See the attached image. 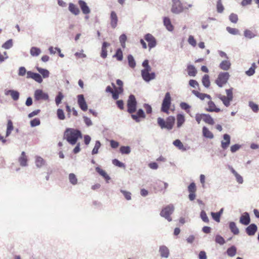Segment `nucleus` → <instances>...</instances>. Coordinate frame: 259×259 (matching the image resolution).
Returning <instances> with one entry per match:
<instances>
[{
	"mask_svg": "<svg viewBox=\"0 0 259 259\" xmlns=\"http://www.w3.org/2000/svg\"><path fill=\"white\" fill-rule=\"evenodd\" d=\"M159 251L161 257H165V258H167L168 257L169 254V249L165 246H160Z\"/></svg>",
	"mask_w": 259,
	"mask_h": 259,
	"instance_id": "obj_25",
	"label": "nucleus"
},
{
	"mask_svg": "<svg viewBox=\"0 0 259 259\" xmlns=\"http://www.w3.org/2000/svg\"><path fill=\"white\" fill-rule=\"evenodd\" d=\"M57 116L60 120H64L65 119V115L64 111L61 109H58L57 110Z\"/></svg>",
	"mask_w": 259,
	"mask_h": 259,
	"instance_id": "obj_55",
	"label": "nucleus"
},
{
	"mask_svg": "<svg viewBox=\"0 0 259 259\" xmlns=\"http://www.w3.org/2000/svg\"><path fill=\"white\" fill-rule=\"evenodd\" d=\"M141 76L143 79L146 82H149L150 80L154 79L155 78V74L154 72L151 73H145L142 72Z\"/></svg>",
	"mask_w": 259,
	"mask_h": 259,
	"instance_id": "obj_20",
	"label": "nucleus"
},
{
	"mask_svg": "<svg viewBox=\"0 0 259 259\" xmlns=\"http://www.w3.org/2000/svg\"><path fill=\"white\" fill-rule=\"evenodd\" d=\"M127 60L130 67L132 68H134L136 65V61L134 59V57L132 56V54L128 55Z\"/></svg>",
	"mask_w": 259,
	"mask_h": 259,
	"instance_id": "obj_38",
	"label": "nucleus"
},
{
	"mask_svg": "<svg viewBox=\"0 0 259 259\" xmlns=\"http://www.w3.org/2000/svg\"><path fill=\"white\" fill-rule=\"evenodd\" d=\"M13 46V40L12 39H8L3 45L2 48L5 49H9Z\"/></svg>",
	"mask_w": 259,
	"mask_h": 259,
	"instance_id": "obj_56",
	"label": "nucleus"
},
{
	"mask_svg": "<svg viewBox=\"0 0 259 259\" xmlns=\"http://www.w3.org/2000/svg\"><path fill=\"white\" fill-rule=\"evenodd\" d=\"M5 95L6 96L10 95L14 101H17L20 98V93L17 90H5Z\"/></svg>",
	"mask_w": 259,
	"mask_h": 259,
	"instance_id": "obj_15",
	"label": "nucleus"
},
{
	"mask_svg": "<svg viewBox=\"0 0 259 259\" xmlns=\"http://www.w3.org/2000/svg\"><path fill=\"white\" fill-rule=\"evenodd\" d=\"M110 25L112 28L115 29L118 25V16L114 11H112L110 16Z\"/></svg>",
	"mask_w": 259,
	"mask_h": 259,
	"instance_id": "obj_16",
	"label": "nucleus"
},
{
	"mask_svg": "<svg viewBox=\"0 0 259 259\" xmlns=\"http://www.w3.org/2000/svg\"><path fill=\"white\" fill-rule=\"evenodd\" d=\"M202 83L206 88L209 87L210 85V82L208 75L205 74L202 77Z\"/></svg>",
	"mask_w": 259,
	"mask_h": 259,
	"instance_id": "obj_37",
	"label": "nucleus"
},
{
	"mask_svg": "<svg viewBox=\"0 0 259 259\" xmlns=\"http://www.w3.org/2000/svg\"><path fill=\"white\" fill-rule=\"evenodd\" d=\"M83 120L86 126L88 127L91 126L93 125V122L91 119L86 116H83Z\"/></svg>",
	"mask_w": 259,
	"mask_h": 259,
	"instance_id": "obj_61",
	"label": "nucleus"
},
{
	"mask_svg": "<svg viewBox=\"0 0 259 259\" xmlns=\"http://www.w3.org/2000/svg\"><path fill=\"white\" fill-rule=\"evenodd\" d=\"M229 228L232 233L234 235H237L239 233L238 228L237 227L236 223L234 222H230L229 223Z\"/></svg>",
	"mask_w": 259,
	"mask_h": 259,
	"instance_id": "obj_34",
	"label": "nucleus"
},
{
	"mask_svg": "<svg viewBox=\"0 0 259 259\" xmlns=\"http://www.w3.org/2000/svg\"><path fill=\"white\" fill-rule=\"evenodd\" d=\"M41 51L39 48L37 47H32L30 49V53L32 56H38L40 53Z\"/></svg>",
	"mask_w": 259,
	"mask_h": 259,
	"instance_id": "obj_41",
	"label": "nucleus"
},
{
	"mask_svg": "<svg viewBox=\"0 0 259 259\" xmlns=\"http://www.w3.org/2000/svg\"><path fill=\"white\" fill-rule=\"evenodd\" d=\"M64 96L61 92H59L58 95L55 97V103L57 105H59L61 103L63 99L64 98Z\"/></svg>",
	"mask_w": 259,
	"mask_h": 259,
	"instance_id": "obj_49",
	"label": "nucleus"
},
{
	"mask_svg": "<svg viewBox=\"0 0 259 259\" xmlns=\"http://www.w3.org/2000/svg\"><path fill=\"white\" fill-rule=\"evenodd\" d=\"M244 35L245 37L251 39L256 36V34L251 30L246 29L244 31Z\"/></svg>",
	"mask_w": 259,
	"mask_h": 259,
	"instance_id": "obj_45",
	"label": "nucleus"
},
{
	"mask_svg": "<svg viewBox=\"0 0 259 259\" xmlns=\"http://www.w3.org/2000/svg\"><path fill=\"white\" fill-rule=\"evenodd\" d=\"M96 170L98 173H99L100 175L103 177L106 181H108L110 179V177L107 175L105 171L103 170L102 168H100V167H96Z\"/></svg>",
	"mask_w": 259,
	"mask_h": 259,
	"instance_id": "obj_36",
	"label": "nucleus"
},
{
	"mask_svg": "<svg viewBox=\"0 0 259 259\" xmlns=\"http://www.w3.org/2000/svg\"><path fill=\"white\" fill-rule=\"evenodd\" d=\"M257 230V227L254 223L250 224L248 226L246 229V232L249 236H252L254 235Z\"/></svg>",
	"mask_w": 259,
	"mask_h": 259,
	"instance_id": "obj_18",
	"label": "nucleus"
},
{
	"mask_svg": "<svg viewBox=\"0 0 259 259\" xmlns=\"http://www.w3.org/2000/svg\"><path fill=\"white\" fill-rule=\"evenodd\" d=\"M256 67L257 65L255 63H252L249 69L245 71L246 75L248 76H251L253 75L255 73V70Z\"/></svg>",
	"mask_w": 259,
	"mask_h": 259,
	"instance_id": "obj_33",
	"label": "nucleus"
},
{
	"mask_svg": "<svg viewBox=\"0 0 259 259\" xmlns=\"http://www.w3.org/2000/svg\"><path fill=\"white\" fill-rule=\"evenodd\" d=\"M171 98L169 93L167 92L162 103L161 110L165 113L168 114L170 107Z\"/></svg>",
	"mask_w": 259,
	"mask_h": 259,
	"instance_id": "obj_7",
	"label": "nucleus"
},
{
	"mask_svg": "<svg viewBox=\"0 0 259 259\" xmlns=\"http://www.w3.org/2000/svg\"><path fill=\"white\" fill-rule=\"evenodd\" d=\"M46 161L44 159L39 156H36L35 157V166L37 168H40L43 165H45Z\"/></svg>",
	"mask_w": 259,
	"mask_h": 259,
	"instance_id": "obj_32",
	"label": "nucleus"
},
{
	"mask_svg": "<svg viewBox=\"0 0 259 259\" xmlns=\"http://www.w3.org/2000/svg\"><path fill=\"white\" fill-rule=\"evenodd\" d=\"M14 129V126L13 124V122L11 120H9L8 121L7 125V130L6 132V137H7L10 136L11 134L12 131Z\"/></svg>",
	"mask_w": 259,
	"mask_h": 259,
	"instance_id": "obj_35",
	"label": "nucleus"
},
{
	"mask_svg": "<svg viewBox=\"0 0 259 259\" xmlns=\"http://www.w3.org/2000/svg\"><path fill=\"white\" fill-rule=\"evenodd\" d=\"M229 19L232 23L236 24L238 20V16L235 14L232 13L229 16Z\"/></svg>",
	"mask_w": 259,
	"mask_h": 259,
	"instance_id": "obj_62",
	"label": "nucleus"
},
{
	"mask_svg": "<svg viewBox=\"0 0 259 259\" xmlns=\"http://www.w3.org/2000/svg\"><path fill=\"white\" fill-rule=\"evenodd\" d=\"M18 162L21 166H27L28 159L24 151H22L18 158Z\"/></svg>",
	"mask_w": 259,
	"mask_h": 259,
	"instance_id": "obj_17",
	"label": "nucleus"
},
{
	"mask_svg": "<svg viewBox=\"0 0 259 259\" xmlns=\"http://www.w3.org/2000/svg\"><path fill=\"white\" fill-rule=\"evenodd\" d=\"M230 74L228 72H221L219 73L217 78L215 79V83L218 87L222 88L226 84L229 79Z\"/></svg>",
	"mask_w": 259,
	"mask_h": 259,
	"instance_id": "obj_6",
	"label": "nucleus"
},
{
	"mask_svg": "<svg viewBox=\"0 0 259 259\" xmlns=\"http://www.w3.org/2000/svg\"><path fill=\"white\" fill-rule=\"evenodd\" d=\"M226 93L227 96L221 94L217 95V97L221 100L225 107H229L231 102L233 100V88L226 89Z\"/></svg>",
	"mask_w": 259,
	"mask_h": 259,
	"instance_id": "obj_4",
	"label": "nucleus"
},
{
	"mask_svg": "<svg viewBox=\"0 0 259 259\" xmlns=\"http://www.w3.org/2000/svg\"><path fill=\"white\" fill-rule=\"evenodd\" d=\"M180 107L183 110L187 112H189V110L191 108V106L188 103L184 102L181 103Z\"/></svg>",
	"mask_w": 259,
	"mask_h": 259,
	"instance_id": "obj_60",
	"label": "nucleus"
},
{
	"mask_svg": "<svg viewBox=\"0 0 259 259\" xmlns=\"http://www.w3.org/2000/svg\"><path fill=\"white\" fill-rule=\"evenodd\" d=\"M40 121L39 118H34L30 121V125L31 127H36V126L39 125Z\"/></svg>",
	"mask_w": 259,
	"mask_h": 259,
	"instance_id": "obj_57",
	"label": "nucleus"
},
{
	"mask_svg": "<svg viewBox=\"0 0 259 259\" xmlns=\"http://www.w3.org/2000/svg\"><path fill=\"white\" fill-rule=\"evenodd\" d=\"M110 44L107 42H103L101 47V54H100V56L103 59H105L107 56V48L110 46Z\"/></svg>",
	"mask_w": 259,
	"mask_h": 259,
	"instance_id": "obj_24",
	"label": "nucleus"
},
{
	"mask_svg": "<svg viewBox=\"0 0 259 259\" xmlns=\"http://www.w3.org/2000/svg\"><path fill=\"white\" fill-rule=\"evenodd\" d=\"M119 151L122 154H128L131 153V149L130 146H121L120 148Z\"/></svg>",
	"mask_w": 259,
	"mask_h": 259,
	"instance_id": "obj_51",
	"label": "nucleus"
},
{
	"mask_svg": "<svg viewBox=\"0 0 259 259\" xmlns=\"http://www.w3.org/2000/svg\"><path fill=\"white\" fill-rule=\"evenodd\" d=\"M113 57H116L117 59V61H122L123 59V54L122 52L121 49L118 48L116 50V52H115V54L113 56Z\"/></svg>",
	"mask_w": 259,
	"mask_h": 259,
	"instance_id": "obj_42",
	"label": "nucleus"
},
{
	"mask_svg": "<svg viewBox=\"0 0 259 259\" xmlns=\"http://www.w3.org/2000/svg\"><path fill=\"white\" fill-rule=\"evenodd\" d=\"M207 104L208 107L206 109L207 111L219 112L221 111V109L219 107H217L214 102L211 101V100H209Z\"/></svg>",
	"mask_w": 259,
	"mask_h": 259,
	"instance_id": "obj_19",
	"label": "nucleus"
},
{
	"mask_svg": "<svg viewBox=\"0 0 259 259\" xmlns=\"http://www.w3.org/2000/svg\"><path fill=\"white\" fill-rule=\"evenodd\" d=\"M163 23L166 29L169 31H172L174 30V26L171 23L170 19L168 17H165L163 18Z\"/></svg>",
	"mask_w": 259,
	"mask_h": 259,
	"instance_id": "obj_27",
	"label": "nucleus"
},
{
	"mask_svg": "<svg viewBox=\"0 0 259 259\" xmlns=\"http://www.w3.org/2000/svg\"><path fill=\"white\" fill-rule=\"evenodd\" d=\"M185 121V118L183 114H179L177 115V127H181Z\"/></svg>",
	"mask_w": 259,
	"mask_h": 259,
	"instance_id": "obj_40",
	"label": "nucleus"
},
{
	"mask_svg": "<svg viewBox=\"0 0 259 259\" xmlns=\"http://www.w3.org/2000/svg\"><path fill=\"white\" fill-rule=\"evenodd\" d=\"M68 179L69 181V182L74 185L77 184V179L76 178V177L73 173H70L68 176Z\"/></svg>",
	"mask_w": 259,
	"mask_h": 259,
	"instance_id": "obj_43",
	"label": "nucleus"
},
{
	"mask_svg": "<svg viewBox=\"0 0 259 259\" xmlns=\"http://www.w3.org/2000/svg\"><path fill=\"white\" fill-rule=\"evenodd\" d=\"M127 40V36L125 34H122L119 37V41L122 48L125 47V42Z\"/></svg>",
	"mask_w": 259,
	"mask_h": 259,
	"instance_id": "obj_48",
	"label": "nucleus"
},
{
	"mask_svg": "<svg viewBox=\"0 0 259 259\" xmlns=\"http://www.w3.org/2000/svg\"><path fill=\"white\" fill-rule=\"evenodd\" d=\"M224 8L222 4L221 0H218L217 3V11L219 13H222L224 11Z\"/></svg>",
	"mask_w": 259,
	"mask_h": 259,
	"instance_id": "obj_54",
	"label": "nucleus"
},
{
	"mask_svg": "<svg viewBox=\"0 0 259 259\" xmlns=\"http://www.w3.org/2000/svg\"><path fill=\"white\" fill-rule=\"evenodd\" d=\"M137 104V102L135 97L133 95H131L127 103V112L132 114L131 117L136 122H139L141 121V118H145L146 117V114L142 109H139L136 114H133L136 111Z\"/></svg>",
	"mask_w": 259,
	"mask_h": 259,
	"instance_id": "obj_1",
	"label": "nucleus"
},
{
	"mask_svg": "<svg viewBox=\"0 0 259 259\" xmlns=\"http://www.w3.org/2000/svg\"><path fill=\"white\" fill-rule=\"evenodd\" d=\"M64 138L69 144L74 145L79 138H82V134L78 129L67 128L64 132Z\"/></svg>",
	"mask_w": 259,
	"mask_h": 259,
	"instance_id": "obj_2",
	"label": "nucleus"
},
{
	"mask_svg": "<svg viewBox=\"0 0 259 259\" xmlns=\"http://www.w3.org/2000/svg\"><path fill=\"white\" fill-rule=\"evenodd\" d=\"M77 103L79 108L83 111H85L88 109V105L85 101L83 95L80 94L77 96Z\"/></svg>",
	"mask_w": 259,
	"mask_h": 259,
	"instance_id": "obj_11",
	"label": "nucleus"
},
{
	"mask_svg": "<svg viewBox=\"0 0 259 259\" xmlns=\"http://www.w3.org/2000/svg\"><path fill=\"white\" fill-rule=\"evenodd\" d=\"M223 141H221V147L223 149H227L231 144V136L225 134L223 135Z\"/></svg>",
	"mask_w": 259,
	"mask_h": 259,
	"instance_id": "obj_13",
	"label": "nucleus"
},
{
	"mask_svg": "<svg viewBox=\"0 0 259 259\" xmlns=\"http://www.w3.org/2000/svg\"><path fill=\"white\" fill-rule=\"evenodd\" d=\"M231 66V62L228 60H224L221 62L219 67L224 70H228Z\"/></svg>",
	"mask_w": 259,
	"mask_h": 259,
	"instance_id": "obj_28",
	"label": "nucleus"
},
{
	"mask_svg": "<svg viewBox=\"0 0 259 259\" xmlns=\"http://www.w3.org/2000/svg\"><path fill=\"white\" fill-rule=\"evenodd\" d=\"M189 85L194 88H199V83L196 80L190 79L189 81Z\"/></svg>",
	"mask_w": 259,
	"mask_h": 259,
	"instance_id": "obj_63",
	"label": "nucleus"
},
{
	"mask_svg": "<svg viewBox=\"0 0 259 259\" xmlns=\"http://www.w3.org/2000/svg\"><path fill=\"white\" fill-rule=\"evenodd\" d=\"M240 223L243 225H248L250 222L248 212H244L240 218Z\"/></svg>",
	"mask_w": 259,
	"mask_h": 259,
	"instance_id": "obj_21",
	"label": "nucleus"
},
{
	"mask_svg": "<svg viewBox=\"0 0 259 259\" xmlns=\"http://www.w3.org/2000/svg\"><path fill=\"white\" fill-rule=\"evenodd\" d=\"M144 37L148 42V46L150 49L154 48L156 46L155 38L151 34L147 33L145 35Z\"/></svg>",
	"mask_w": 259,
	"mask_h": 259,
	"instance_id": "obj_12",
	"label": "nucleus"
},
{
	"mask_svg": "<svg viewBox=\"0 0 259 259\" xmlns=\"http://www.w3.org/2000/svg\"><path fill=\"white\" fill-rule=\"evenodd\" d=\"M112 163L114 165L119 167H124L125 165L123 163L119 161L118 159H114L112 161Z\"/></svg>",
	"mask_w": 259,
	"mask_h": 259,
	"instance_id": "obj_64",
	"label": "nucleus"
},
{
	"mask_svg": "<svg viewBox=\"0 0 259 259\" xmlns=\"http://www.w3.org/2000/svg\"><path fill=\"white\" fill-rule=\"evenodd\" d=\"M172 13L178 14L182 12L183 6L180 0H172V5L171 9Z\"/></svg>",
	"mask_w": 259,
	"mask_h": 259,
	"instance_id": "obj_8",
	"label": "nucleus"
},
{
	"mask_svg": "<svg viewBox=\"0 0 259 259\" xmlns=\"http://www.w3.org/2000/svg\"><path fill=\"white\" fill-rule=\"evenodd\" d=\"M202 135L204 137L207 138L213 139L214 138L213 133L205 126L202 128Z\"/></svg>",
	"mask_w": 259,
	"mask_h": 259,
	"instance_id": "obj_31",
	"label": "nucleus"
},
{
	"mask_svg": "<svg viewBox=\"0 0 259 259\" xmlns=\"http://www.w3.org/2000/svg\"><path fill=\"white\" fill-rule=\"evenodd\" d=\"M192 93L201 100H204L205 98L209 100L211 99V97L210 95L206 94L200 93V92L196 91V90H192Z\"/></svg>",
	"mask_w": 259,
	"mask_h": 259,
	"instance_id": "obj_26",
	"label": "nucleus"
},
{
	"mask_svg": "<svg viewBox=\"0 0 259 259\" xmlns=\"http://www.w3.org/2000/svg\"><path fill=\"white\" fill-rule=\"evenodd\" d=\"M36 70L39 72V73L44 78H48L50 76V71L45 68H42L39 67H36Z\"/></svg>",
	"mask_w": 259,
	"mask_h": 259,
	"instance_id": "obj_29",
	"label": "nucleus"
},
{
	"mask_svg": "<svg viewBox=\"0 0 259 259\" xmlns=\"http://www.w3.org/2000/svg\"><path fill=\"white\" fill-rule=\"evenodd\" d=\"M248 106L250 108L252 111L255 113H256L259 111L258 105L252 101H249L248 102Z\"/></svg>",
	"mask_w": 259,
	"mask_h": 259,
	"instance_id": "obj_44",
	"label": "nucleus"
},
{
	"mask_svg": "<svg viewBox=\"0 0 259 259\" xmlns=\"http://www.w3.org/2000/svg\"><path fill=\"white\" fill-rule=\"evenodd\" d=\"M226 30L229 33L233 35H237L239 33V31L236 28H233L230 27H227L226 28Z\"/></svg>",
	"mask_w": 259,
	"mask_h": 259,
	"instance_id": "obj_58",
	"label": "nucleus"
},
{
	"mask_svg": "<svg viewBox=\"0 0 259 259\" xmlns=\"http://www.w3.org/2000/svg\"><path fill=\"white\" fill-rule=\"evenodd\" d=\"M173 145L177 147L179 150H181L182 151H185L187 150V149L184 146L183 143L180 139L175 140L173 143Z\"/></svg>",
	"mask_w": 259,
	"mask_h": 259,
	"instance_id": "obj_30",
	"label": "nucleus"
},
{
	"mask_svg": "<svg viewBox=\"0 0 259 259\" xmlns=\"http://www.w3.org/2000/svg\"><path fill=\"white\" fill-rule=\"evenodd\" d=\"M175 121V118L172 116L167 117L165 120L160 117L157 118V124L161 129L171 130L174 126Z\"/></svg>",
	"mask_w": 259,
	"mask_h": 259,
	"instance_id": "obj_3",
	"label": "nucleus"
},
{
	"mask_svg": "<svg viewBox=\"0 0 259 259\" xmlns=\"http://www.w3.org/2000/svg\"><path fill=\"white\" fill-rule=\"evenodd\" d=\"M200 218L203 222L206 223H208L209 220L205 212L203 210H202L200 213Z\"/></svg>",
	"mask_w": 259,
	"mask_h": 259,
	"instance_id": "obj_47",
	"label": "nucleus"
},
{
	"mask_svg": "<svg viewBox=\"0 0 259 259\" xmlns=\"http://www.w3.org/2000/svg\"><path fill=\"white\" fill-rule=\"evenodd\" d=\"M203 121L209 125H213L214 124V119L209 114H204Z\"/></svg>",
	"mask_w": 259,
	"mask_h": 259,
	"instance_id": "obj_39",
	"label": "nucleus"
},
{
	"mask_svg": "<svg viewBox=\"0 0 259 259\" xmlns=\"http://www.w3.org/2000/svg\"><path fill=\"white\" fill-rule=\"evenodd\" d=\"M100 147H101V142L99 141H97L96 142L94 148H93V149L92 151V154H96L98 153L99 149Z\"/></svg>",
	"mask_w": 259,
	"mask_h": 259,
	"instance_id": "obj_52",
	"label": "nucleus"
},
{
	"mask_svg": "<svg viewBox=\"0 0 259 259\" xmlns=\"http://www.w3.org/2000/svg\"><path fill=\"white\" fill-rule=\"evenodd\" d=\"M68 10L75 15H79L80 12L77 6L72 3H70L68 5Z\"/></svg>",
	"mask_w": 259,
	"mask_h": 259,
	"instance_id": "obj_23",
	"label": "nucleus"
},
{
	"mask_svg": "<svg viewBox=\"0 0 259 259\" xmlns=\"http://www.w3.org/2000/svg\"><path fill=\"white\" fill-rule=\"evenodd\" d=\"M26 78H32L39 83L42 82V78L41 75L38 73H34V72L31 71H27Z\"/></svg>",
	"mask_w": 259,
	"mask_h": 259,
	"instance_id": "obj_10",
	"label": "nucleus"
},
{
	"mask_svg": "<svg viewBox=\"0 0 259 259\" xmlns=\"http://www.w3.org/2000/svg\"><path fill=\"white\" fill-rule=\"evenodd\" d=\"M187 71L188 75L191 77H195L197 73V70L193 65H188Z\"/></svg>",
	"mask_w": 259,
	"mask_h": 259,
	"instance_id": "obj_22",
	"label": "nucleus"
},
{
	"mask_svg": "<svg viewBox=\"0 0 259 259\" xmlns=\"http://www.w3.org/2000/svg\"><path fill=\"white\" fill-rule=\"evenodd\" d=\"M78 3L83 14L88 15L91 13V10L84 1L79 0Z\"/></svg>",
	"mask_w": 259,
	"mask_h": 259,
	"instance_id": "obj_14",
	"label": "nucleus"
},
{
	"mask_svg": "<svg viewBox=\"0 0 259 259\" xmlns=\"http://www.w3.org/2000/svg\"><path fill=\"white\" fill-rule=\"evenodd\" d=\"M188 190L189 193H196L197 188L194 182H192L190 184L188 187Z\"/></svg>",
	"mask_w": 259,
	"mask_h": 259,
	"instance_id": "obj_53",
	"label": "nucleus"
},
{
	"mask_svg": "<svg viewBox=\"0 0 259 259\" xmlns=\"http://www.w3.org/2000/svg\"><path fill=\"white\" fill-rule=\"evenodd\" d=\"M225 240L222 236L219 234L215 235L216 243H218L221 245H223L225 243Z\"/></svg>",
	"mask_w": 259,
	"mask_h": 259,
	"instance_id": "obj_50",
	"label": "nucleus"
},
{
	"mask_svg": "<svg viewBox=\"0 0 259 259\" xmlns=\"http://www.w3.org/2000/svg\"><path fill=\"white\" fill-rule=\"evenodd\" d=\"M237 249L234 246H232L227 250L228 255L230 256H233L236 254Z\"/></svg>",
	"mask_w": 259,
	"mask_h": 259,
	"instance_id": "obj_46",
	"label": "nucleus"
},
{
	"mask_svg": "<svg viewBox=\"0 0 259 259\" xmlns=\"http://www.w3.org/2000/svg\"><path fill=\"white\" fill-rule=\"evenodd\" d=\"M188 43L193 47H195L197 45L196 39L193 35H189L188 39Z\"/></svg>",
	"mask_w": 259,
	"mask_h": 259,
	"instance_id": "obj_59",
	"label": "nucleus"
},
{
	"mask_svg": "<svg viewBox=\"0 0 259 259\" xmlns=\"http://www.w3.org/2000/svg\"><path fill=\"white\" fill-rule=\"evenodd\" d=\"M174 206L171 204H168L162 208L160 215L168 222H170L172 221L170 215L174 212Z\"/></svg>",
	"mask_w": 259,
	"mask_h": 259,
	"instance_id": "obj_5",
	"label": "nucleus"
},
{
	"mask_svg": "<svg viewBox=\"0 0 259 259\" xmlns=\"http://www.w3.org/2000/svg\"><path fill=\"white\" fill-rule=\"evenodd\" d=\"M49 99V95L44 93L41 89H36L34 91V100L39 101L40 100H48Z\"/></svg>",
	"mask_w": 259,
	"mask_h": 259,
	"instance_id": "obj_9",
	"label": "nucleus"
}]
</instances>
